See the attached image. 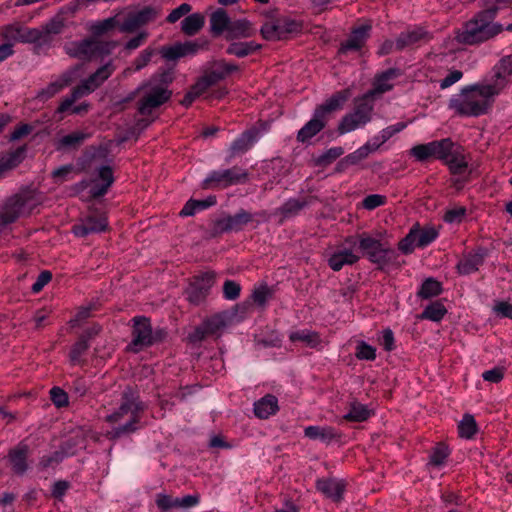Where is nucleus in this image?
<instances>
[{
  "instance_id": "1",
  "label": "nucleus",
  "mask_w": 512,
  "mask_h": 512,
  "mask_svg": "<svg viewBox=\"0 0 512 512\" xmlns=\"http://www.w3.org/2000/svg\"><path fill=\"white\" fill-rule=\"evenodd\" d=\"M500 89L492 84H474L450 99L449 106L463 116L477 117L487 112Z\"/></svg>"
},
{
  "instance_id": "2",
  "label": "nucleus",
  "mask_w": 512,
  "mask_h": 512,
  "mask_svg": "<svg viewBox=\"0 0 512 512\" xmlns=\"http://www.w3.org/2000/svg\"><path fill=\"white\" fill-rule=\"evenodd\" d=\"M498 8L478 13L457 31L456 40L461 44L473 45L489 40L499 34L503 27L494 22Z\"/></svg>"
},
{
  "instance_id": "3",
  "label": "nucleus",
  "mask_w": 512,
  "mask_h": 512,
  "mask_svg": "<svg viewBox=\"0 0 512 512\" xmlns=\"http://www.w3.org/2000/svg\"><path fill=\"white\" fill-rule=\"evenodd\" d=\"M171 81L169 73L151 78L138 88L140 93L139 112L143 115L150 114L155 108L169 100L171 91L168 84Z\"/></svg>"
},
{
  "instance_id": "4",
  "label": "nucleus",
  "mask_w": 512,
  "mask_h": 512,
  "mask_svg": "<svg viewBox=\"0 0 512 512\" xmlns=\"http://www.w3.org/2000/svg\"><path fill=\"white\" fill-rule=\"evenodd\" d=\"M114 68L111 63H108L99 68L87 80L83 81L77 86L69 97H66L58 107V112L63 113L71 108L73 103L79 98L86 96L99 87L113 72Z\"/></svg>"
},
{
  "instance_id": "5",
  "label": "nucleus",
  "mask_w": 512,
  "mask_h": 512,
  "mask_svg": "<svg viewBox=\"0 0 512 512\" xmlns=\"http://www.w3.org/2000/svg\"><path fill=\"white\" fill-rule=\"evenodd\" d=\"M140 404L133 398H126L118 411L107 416V421L112 424H119L115 435L129 433L135 430V423L138 421V413L141 410Z\"/></svg>"
},
{
  "instance_id": "6",
  "label": "nucleus",
  "mask_w": 512,
  "mask_h": 512,
  "mask_svg": "<svg viewBox=\"0 0 512 512\" xmlns=\"http://www.w3.org/2000/svg\"><path fill=\"white\" fill-rule=\"evenodd\" d=\"M372 111L373 103L367 101V98L361 97L357 100L354 111L344 116L341 120L338 126L339 133L346 134L363 127L371 120Z\"/></svg>"
},
{
  "instance_id": "7",
  "label": "nucleus",
  "mask_w": 512,
  "mask_h": 512,
  "mask_svg": "<svg viewBox=\"0 0 512 512\" xmlns=\"http://www.w3.org/2000/svg\"><path fill=\"white\" fill-rule=\"evenodd\" d=\"M116 46V43H103L94 39L83 40L73 43L68 52L80 59H92L109 54Z\"/></svg>"
},
{
  "instance_id": "8",
  "label": "nucleus",
  "mask_w": 512,
  "mask_h": 512,
  "mask_svg": "<svg viewBox=\"0 0 512 512\" xmlns=\"http://www.w3.org/2000/svg\"><path fill=\"white\" fill-rule=\"evenodd\" d=\"M247 174L238 168L215 170L210 172L203 180V188L228 187L246 179Z\"/></svg>"
},
{
  "instance_id": "9",
  "label": "nucleus",
  "mask_w": 512,
  "mask_h": 512,
  "mask_svg": "<svg viewBox=\"0 0 512 512\" xmlns=\"http://www.w3.org/2000/svg\"><path fill=\"white\" fill-rule=\"evenodd\" d=\"M159 14L160 9L152 6H146L138 11L131 12L125 19H122L120 32H133L137 28L155 20Z\"/></svg>"
},
{
  "instance_id": "10",
  "label": "nucleus",
  "mask_w": 512,
  "mask_h": 512,
  "mask_svg": "<svg viewBox=\"0 0 512 512\" xmlns=\"http://www.w3.org/2000/svg\"><path fill=\"white\" fill-rule=\"evenodd\" d=\"M81 76L80 67H74L70 70L65 71L57 78L53 79L46 87L42 88L37 93V98L41 101H46L60 91H62L65 87L69 86L75 80H77Z\"/></svg>"
},
{
  "instance_id": "11",
  "label": "nucleus",
  "mask_w": 512,
  "mask_h": 512,
  "mask_svg": "<svg viewBox=\"0 0 512 512\" xmlns=\"http://www.w3.org/2000/svg\"><path fill=\"white\" fill-rule=\"evenodd\" d=\"M114 181L113 171L110 166L104 165L98 168L89 183L82 185L89 187V193L93 197L104 195Z\"/></svg>"
},
{
  "instance_id": "12",
  "label": "nucleus",
  "mask_w": 512,
  "mask_h": 512,
  "mask_svg": "<svg viewBox=\"0 0 512 512\" xmlns=\"http://www.w3.org/2000/svg\"><path fill=\"white\" fill-rule=\"evenodd\" d=\"M134 323V338L128 348L133 352H139L153 343V335L148 319L134 318Z\"/></svg>"
},
{
  "instance_id": "13",
  "label": "nucleus",
  "mask_w": 512,
  "mask_h": 512,
  "mask_svg": "<svg viewBox=\"0 0 512 512\" xmlns=\"http://www.w3.org/2000/svg\"><path fill=\"white\" fill-rule=\"evenodd\" d=\"M398 75L399 73L396 69H389L381 73L374 80V88L366 93L363 98H367V101H371L373 103V99L376 96L381 95L393 88L394 81Z\"/></svg>"
},
{
  "instance_id": "14",
  "label": "nucleus",
  "mask_w": 512,
  "mask_h": 512,
  "mask_svg": "<svg viewBox=\"0 0 512 512\" xmlns=\"http://www.w3.org/2000/svg\"><path fill=\"white\" fill-rule=\"evenodd\" d=\"M359 247L375 263H383L390 253L378 240L368 236L360 238Z\"/></svg>"
},
{
  "instance_id": "15",
  "label": "nucleus",
  "mask_w": 512,
  "mask_h": 512,
  "mask_svg": "<svg viewBox=\"0 0 512 512\" xmlns=\"http://www.w3.org/2000/svg\"><path fill=\"white\" fill-rule=\"evenodd\" d=\"M213 284L214 274L211 272L204 273L196 278L187 291L189 301L193 303L201 301Z\"/></svg>"
},
{
  "instance_id": "16",
  "label": "nucleus",
  "mask_w": 512,
  "mask_h": 512,
  "mask_svg": "<svg viewBox=\"0 0 512 512\" xmlns=\"http://www.w3.org/2000/svg\"><path fill=\"white\" fill-rule=\"evenodd\" d=\"M224 317L215 315L197 327L189 338L191 341H200L208 335H218L225 327Z\"/></svg>"
},
{
  "instance_id": "17",
  "label": "nucleus",
  "mask_w": 512,
  "mask_h": 512,
  "mask_svg": "<svg viewBox=\"0 0 512 512\" xmlns=\"http://www.w3.org/2000/svg\"><path fill=\"white\" fill-rule=\"evenodd\" d=\"M487 250L479 248L476 251L464 255L457 264V270L462 275H468L476 272L483 264Z\"/></svg>"
},
{
  "instance_id": "18",
  "label": "nucleus",
  "mask_w": 512,
  "mask_h": 512,
  "mask_svg": "<svg viewBox=\"0 0 512 512\" xmlns=\"http://www.w3.org/2000/svg\"><path fill=\"white\" fill-rule=\"evenodd\" d=\"M107 219L105 216H89L86 217L81 223L73 227V232L78 237H85L92 233H99L107 228Z\"/></svg>"
},
{
  "instance_id": "19",
  "label": "nucleus",
  "mask_w": 512,
  "mask_h": 512,
  "mask_svg": "<svg viewBox=\"0 0 512 512\" xmlns=\"http://www.w3.org/2000/svg\"><path fill=\"white\" fill-rule=\"evenodd\" d=\"M29 213L25 208L22 197L11 198L0 210V221L8 224L15 221L19 216Z\"/></svg>"
},
{
  "instance_id": "20",
  "label": "nucleus",
  "mask_w": 512,
  "mask_h": 512,
  "mask_svg": "<svg viewBox=\"0 0 512 512\" xmlns=\"http://www.w3.org/2000/svg\"><path fill=\"white\" fill-rule=\"evenodd\" d=\"M325 120L326 118L323 116V111L315 110L312 119L299 130L297 139L301 142H305L315 136L324 127Z\"/></svg>"
},
{
  "instance_id": "21",
  "label": "nucleus",
  "mask_w": 512,
  "mask_h": 512,
  "mask_svg": "<svg viewBox=\"0 0 512 512\" xmlns=\"http://www.w3.org/2000/svg\"><path fill=\"white\" fill-rule=\"evenodd\" d=\"M371 25L362 24L355 28L347 41L342 45L341 51L359 50L369 37Z\"/></svg>"
},
{
  "instance_id": "22",
  "label": "nucleus",
  "mask_w": 512,
  "mask_h": 512,
  "mask_svg": "<svg viewBox=\"0 0 512 512\" xmlns=\"http://www.w3.org/2000/svg\"><path fill=\"white\" fill-rule=\"evenodd\" d=\"M263 133L253 128L242 133L232 144L230 150L233 154L242 153L250 149L261 137Z\"/></svg>"
},
{
  "instance_id": "23",
  "label": "nucleus",
  "mask_w": 512,
  "mask_h": 512,
  "mask_svg": "<svg viewBox=\"0 0 512 512\" xmlns=\"http://www.w3.org/2000/svg\"><path fill=\"white\" fill-rule=\"evenodd\" d=\"M198 49V44L196 42H185L178 43L172 46L163 47L161 49V55L163 58L167 60H175L177 58L194 54Z\"/></svg>"
},
{
  "instance_id": "24",
  "label": "nucleus",
  "mask_w": 512,
  "mask_h": 512,
  "mask_svg": "<svg viewBox=\"0 0 512 512\" xmlns=\"http://www.w3.org/2000/svg\"><path fill=\"white\" fill-rule=\"evenodd\" d=\"M278 400L268 394L254 403V413L260 419H267L278 411Z\"/></svg>"
},
{
  "instance_id": "25",
  "label": "nucleus",
  "mask_w": 512,
  "mask_h": 512,
  "mask_svg": "<svg viewBox=\"0 0 512 512\" xmlns=\"http://www.w3.org/2000/svg\"><path fill=\"white\" fill-rule=\"evenodd\" d=\"M316 486L326 497L335 501L340 500L344 492V482L339 479H321Z\"/></svg>"
},
{
  "instance_id": "26",
  "label": "nucleus",
  "mask_w": 512,
  "mask_h": 512,
  "mask_svg": "<svg viewBox=\"0 0 512 512\" xmlns=\"http://www.w3.org/2000/svg\"><path fill=\"white\" fill-rule=\"evenodd\" d=\"M216 82L214 76H206L197 81L187 92L182 100V104L186 107L190 106L193 101L207 91V89Z\"/></svg>"
},
{
  "instance_id": "27",
  "label": "nucleus",
  "mask_w": 512,
  "mask_h": 512,
  "mask_svg": "<svg viewBox=\"0 0 512 512\" xmlns=\"http://www.w3.org/2000/svg\"><path fill=\"white\" fill-rule=\"evenodd\" d=\"M359 256L351 249H342L331 255L329 258V266L334 271H339L344 265H351L357 262Z\"/></svg>"
},
{
  "instance_id": "28",
  "label": "nucleus",
  "mask_w": 512,
  "mask_h": 512,
  "mask_svg": "<svg viewBox=\"0 0 512 512\" xmlns=\"http://www.w3.org/2000/svg\"><path fill=\"white\" fill-rule=\"evenodd\" d=\"M28 454V447L25 444L18 445L9 454V460L12 469L16 474H23L27 470L26 458Z\"/></svg>"
},
{
  "instance_id": "29",
  "label": "nucleus",
  "mask_w": 512,
  "mask_h": 512,
  "mask_svg": "<svg viewBox=\"0 0 512 512\" xmlns=\"http://www.w3.org/2000/svg\"><path fill=\"white\" fill-rule=\"evenodd\" d=\"M304 435L311 440L330 442L337 436V433L330 426H308L304 429Z\"/></svg>"
},
{
  "instance_id": "30",
  "label": "nucleus",
  "mask_w": 512,
  "mask_h": 512,
  "mask_svg": "<svg viewBox=\"0 0 512 512\" xmlns=\"http://www.w3.org/2000/svg\"><path fill=\"white\" fill-rule=\"evenodd\" d=\"M255 28L247 20H237L230 23L228 27L227 37L229 39L248 38L254 35Z\"/></svg>"
},
{
  "instance_id": "31",
  "label": "nucleus",
  "mask_w": 512,
  "mask_h": 512,
  "mask_svg": "<svg viewBox=\"0 0 512 512\" xmlns=\"http://www.w3.org/2000/svg\"><path fill=\"white\" fill-rule=\"evenodd\" d=\"M407 124L404 122H398L382 129L377 135L370 139L374 149H378L381 145L387 142L394 135L400 133L406 128Z\"/></svg>"
},
{
  "instance_id": "32",
  "label": "nucleus",
  "mask_w": 512,
  "mask_h": 512,
  "mask_svg": "<svg viewBox=\"0 0 512 512\" xmlns=\"http://www.w3.org/2000/svg\"><path fill=\"white\" fill-rule=\"evenodd\" d=\"M216 204L215 196H208L203 200L190 199L186 202L182 210L180 211L181 216H193L197 212L202 211Z\"/></svg>"
},
{
  "instance_id": "33",
  "label": "nucleus",
  "mask_w": 512,
  "mask_h": 512,
  "mask_svg": "<svg viewBox=\"0 0 512 512\" xmlns=\"http://www.w3.org/2000/svg\"><path fill=\"white\" fill-rule=\"evenodd\" d=\"M495 75L497 82L494 84L497 88L501 89L512 77V57L508 56L500 60L495 67Z\"/></svg>"
},
{
  "instance_id": "34",
  "label": "nucleus",
  "mask_w": 512,
  "mask_h": 512,
  "mask_svg": "<svg viewBox=\"0 0 512 512\" xmlns=\"http://www.w3.org/2000/svg\"><path fill=\"white\" fill-rule=\"evenodd\" d=\"M453 174H462L467 169L468 162L460 147L455 146L451 155L445 161Z\"/></svg>"
},
{
  "instance_id": "35",
  "label": "nucleus",
  "mask_w": 512,
  "mask_h": 512,
  "mask_svg": "<svg viewBox=\"0 0 512 512\" xmlns=\"http://www.w3.org/2000/svg\"><path fill=\"white\" fill-rule=\"evenodd\" d=\"M289 339L291 342H303L305 345L311 348H316L321 344V338L319 334L308 329L292 331L289 334Z\"/></svg>"
},
{
  "instance_id": "36",
  "label": "nucleus",
  "mask_w": 512,
  "mask_h": 512,
  "mask_svg": "<svg viewBox=\"0 0 512 512\" xmlns=\"http://www.w3.org/2000/svg\"><path fill=\"white\" fill-rule=\"evenodd\" d=\"M372 413V409L368 408V406L359 402H352L348 413L344 415V419L352 422H363L367 420Z\"/></svg>"
},
{
  "instance_id": "37",
  "label": "nucleus",
  "mask_w": 512,
  "mask_h": 512,
  "mask_svg": "<svg viewBox=\"0 0 512 512\" xmlns=\"http://www.w3.org/2000/svg\"><path fill=\"white\" fill-rule=\"evenodd\" d=\"M24 153L25 149L22 147L0 157V178L6 171L18 166L22 162L24 159Z\"/></svg>"
},
{
  "instance_id": "38",
  "label": "nucleus",
  "mask_w": 512,
  "mask_h": 512,
  "mask_svg": "<svg viewBox=\"0 0 512 512\" xmlns=\"http://www.w3.org/2000/svg\"><path fill=\"white\" fill-rule=\"evenodd\" d=\"M349 96L350 95L348 91L338 92L331 96L324 104L319 106L316 110H322L323 116L326 118L327 114L342 108L344 103L348 100Z\"/></svg>"
},
{
  "instance_id": "39",
  "label": "nucleus",
  "mask_w": 512,
  "mask_h": 512,
  "mask_svg": "<svg viewBox=\"0 0 512 512\" xmlns=\"http://www.w3.org/2000/svg\"><path fill=\"white\" fill-rule=\"evenodd\" d=\"M205 17L200 13L187 16L181 23L182 31L189 36L195 35L204 25Z\"/></svg>"
},
{
  "instance_id": "40",
  "label": "nucleus",
  "mask_w": 512,
  "mask_h": 512,
  "mask_svg": "<svg viewBox=\"0 0 512 512\" xmlns=\"http://www.w3.org/2000/svg\"><path fill=\"white\" fill-rule=\"evenodd\" d=\"M455 146L456 145L449 138L432 141L433 158L446 161Z\"/></svg>"
},
{
  "instance_id": "41",
  "label": "nucleus",
  "mask_w": 512,
  "mask_h": 512,
  "mask_svg": "<svg viewBox=\"0 0 512 512\" xmlns=\"http://www.w3.org/2000/svg\"><path fill=\"white\" fill-rule=\"evenodd\" d=\"M374 151H376V149H374L373 144L369 140L363 146L343 158L342 163L345 165H356Z\"/></svg>"
},
{
  "instance_id": "42",
  "label": "nucleus",
  "mask_w": 512,
  "mask_h": 512,
  "mask_svg": "<svg viewBox=\"0 0 512 512\" xmlns=\"http://www.w3.org/2000/svg\"><path fill=\"white\" fill-rule=\"evenodd\" d=\"M259 48L260 45L253 41L234 42L227 48V53L241 58L255 52Z\"/></svg>"
},
{
  "instance_id": "43",
  "label": "nucleus",
  "mask_w": 512,
  "mask_h": 512,
  "mask_svg": "<svg viewBox=\"0 0 512 512\" xmlns=\"http://www.w3.org/2000/svg\"><path fill=\"white\" fill-rule=\"evenodd\" d=\"M122 23V17L120 15L114 18H108L102 21L94 22L90 25L89 30L94 35H101L115 26L120 30V24Z\"/></svg>"
},
{
  "instance_id": "44",
  "label": "nucleus",
  "mask_w": 512,
  "mask_h": 512,
  "mask_svg": "<svg viewBox=\"0 0 512 512\" xmlns=\"http://www.w3.org/2000/svg\"><path fill=\"white\" fill-rule=\"evenodd\" d=\"M210 25L214 33L219 34L224 30L228 31V27L230 25L228 14L222 9L216 10L211 15Z\"/></svg>"
},
{
  "instance_id": "45",
  "label": "nucleus",
  "mask_w": 512,
  "mask_h": 512,
  "mask_svg": "<svg viewBox=\"0 0 512 512\" xmlns=\"http://www.w3.org/2000/svg\"><path fill=\"white\" fill-rule=\"evenodd\" d=\"M88 137L87 134L77 131L70 133L68 135L62 136L57 140L56 147L57 149H66L72 148L79 145Z\"/></svg>"
},
{
  "instance_id": "46",
  "label": "nucleus",
  "mask_w": 512,
  "mask_h": 512,
  "mask_svg": "<svg viewBox=\"0 0 512 512\" xmlns=\"http://www.w3.org/2000/svg\"><path fill=\"white\" fill-rule=\"evenodd\" d=\"M477 431V425L472 415H465L458 424V432L460 437L470 439Z\"/></svg>"
},
{
  "instance_id": "47",
  "label": "nucleus",
  "mask_w": 512,
  "mask_h": 512,
  "mask_svg": "<svg viewBox=\"0 0 512 512\" xmlns=\"http://www.w3.org/2000/svg\"><path fill=\"white\" fill-rule=\"evenodd\" d=\"M440 292H441L440 282H438L437 280H435L433 278H428L423 282V284L418 292V295L422 298L427 299V298H431V297L439 295Z\"/></svg>"
},
{
  "instance_id": "48",
  "label": "nucleus",
  "mask_w": 512,
  "mask_h": 512,
  "mask_svg": "<svg viewBox=\"0 0 512 512\" xmlns=\"http://www.w3.org/2000/svg\"><path fill=\"white\" fill-rule=\"evenodd\" d=\"M22 27L19 24L8 25L2 29L1 35L7 42L22 43Z\"/></svg>"
},
{
  "instance_id": "49",
  "label": "nucleus",
  "mask_w": 512,
  "mask_h": 512,
  "mask_svg": "<svg viewBox=\"0 0 512 512\" xmlns=\"http://www.w3.org/2000/svg\"><path fill=\"white\" fill-rule=\"evenodd\" d=\"M445 314V307L441 303L435 302L425 308V310L422 313V318L429 319L432 321H440Z\"/></svg>"
},
{
  "instance_id": "50",
  "label": "nucleus",
  "mask_w": 512,
  "mask_h": 512,
  "mask_svg": "<svg viewBox=\"0 0 512 512\" xmlns=\"http://www.w3.org/2000/svg\"><path fill=\"white\" fill-rule=\"evenodd\" d=\"M283 26L280 23L268 22L261 27V33L265 39H280L283 36Z\"/></svg>"
},
{
  "instance_id": "51",
  "label": "nucleus",
  "mask_w": 512,
  "mask_h": 512,
  "mask_svg": "<svg viewBox=\"0 0 512 512\" xmlns=\"http://www.w3.org/2000/svg\"><path fill=\"white\" fill-rule=\"evenodd\" d=\"M410 153L417 161L421 162L433 158L432 141L412 147Z\"/></svg>"
},
{
  "instance_id": "52",
  "label": "nucleus",
  "mask_w": 512,
  "mask_h": 512,
  "mask_svg": "<svg viewBox=\"0 0 512 512\" xmlns=\"http://www.w3.org/2000/svg\"><path fill=\"white\" fill-rule=\"evenodd\" d=\"M251 220V215L245 211H240L234 216L226 219V228L229 230H237L242 225L248 223Z\"/></svg>"
},
{
  "instance_id": "53",
  "label": "nucleus",
  "mask_w": 512,
  "mask_h": 512,
  "mask_svg": "<svg viewBox=\"0 0 512 512\" xmlns=\"http://www.w3.org/2000/svg\"><path fill=\"white\" fill-rule=\"evenodd\" d=\"M155 50L148 48L145 49L134 61H133V68H128L126 70V73H131L134 71H140L143 69L151 60L152 56L154 55Z\"/></svg>"
},
{
  "instance_id": "54",
  "label": "nucleus",
  "mask_w": 512,
  "mask_h": 512,
  "mask_svg": "<svg viewBox=\"0 0 512 512\" xmlns=\"http://www.w3.org/2000/svg\"><path fill=\"white\" fill-rule=\"evenodd\" d=\"M466 215V209L463 206H456L448 209L444 215V221L449 224H459Z\"/></svg>"
},
{
  "instance_id": "55",
  "label": "nucleus",
  "mask_w": 512,
  "mask_h": 512,
  "mask_svg": "<svg viewBox=\"0 0 512 512\" xmlns=\"http://www.w3.org/2000/svg\"><path fill=\"white\" fill-rule=\"evenodd\" d=\"M449 455L448 448L441 444L435 447L433 452L430 455V461L429 464L435 467H440L444 464L446 458Z\"/></svg>"
},
{
  "instance_id": "56",
  "label": "nucleus",
  "mask_w": 512,
  "mask_h": 512,
  "mask_svg": "<svg viewBox=\"0 0 512 512\" xmlns=\"http://www.w3.org/2000/svg\"><path fill=\"white\" fill-rule=\"evenodd\" d=\"M418 237V246L425 247L432 243L438 236L434 228L414 229Z\"/></svg>"
},
{
  "instance_id": "57",
  "label": "nucleus",
  "mask_w": 512,
  "mask_h": 512,
  "mask_svg": "<svg viewBox=\"0 0 512 512\" xmlns=\"http://www.w3.org/2000/svg\"><path fill=\"white\" fill-rule=\"evenodd\" d=\"M356 357L360 360H374L376 349L366 342L360 341L356 346Z\"/></svg>"
},
{
  "instance_id": "58",
  "label": "nucleus",
  "mask_w": 512,
  "mask_h": 512,
  "mask_svg": "<svg viewBox=\"0 0 512 512\" xmlns=\"http://www.w3.org/2000/svg\"><path fill=\"white\" fill-rule=\"evenodd\" d=\"M418 246V237L414 229H412L409 234L401 240L399 243V249L404 253H411Z\"/></svg>"
},
{
  "instance_id": "59",
  "label": "nucleus",
  "mask_w": 512,
  "mask_h": 512,
  "mask_svg": "<svg viewBox=\"0 0 512 512\" xmlns=\"http://www.w3.org/2000/svg\"><path fill=\"white\" fill-rule=\"evenodd\" d=\"M240 291H241V286L239 283L232 281V280L225 281V283L223 285V294H224L225 299L235 300L236 298H238Z\"/></svg>"
},
{
  "instance_id": "60",
  "label": "nucleus",
  "mask_w": 512,
  "mask_h": 512,
  "mask_svg": "<svg viewBox=\"0 0 512 512\" xmlns=\"http://www.w3.org/2000/svg\"><path fill=\"white\" fill-rule=\"evenodd\" d=\"M155 502L157 507L162 511H168L170 509L176 508V498H172L165 493L157 494Z\"/></svg>"
},
{
  "instance_id": "61",
  "label": "nucleus",
  "mask_w": 512,
  "mask_h": 512,
  "mask_svg": "<svg viewBox=\"0 0 512 512\" xmlns=\"http://www.w3.org/2000/svg\"><path fill=\"white\" fill-rule=\"evenodd\" d=\"M493 312L501 318L512 320V304L506 301H497L493 306Z\"/></svg>"
},
{
  "instance_id": "62",
  "label": "nucleus",
  "mask_w": 512,
  "mask_h": 512,
  "mask_svg": "<svg viewBox=\"0 0 512 512\" xmlns=\"http://www.w3.org/2000/svg\"><path fill=\"white\" fill-rule=\"evenodd\" d=\"M386 202V197L379 194H371L366 196L363 199V207L367 210H373L379 206L384 205Z\"/></svg>"
},
{
  "instance_id": "63",
  "label": "nucleus",
  "mask_w": 512,
  "mask_h": 512,
  "mask_svg": "<svg viewBox=\"0 0 512 512\" xmlns=\"http://www.w3.org/2000/svg\"><path fill=\"white\" fill-rule=\"evenodd\" d=\"M504 377V369L502 367H494L482 373L483 380L491 383H499Z\"/></svg>"
},
{
  "instance_id": "64",
  "label": "nucleus",
  "mask_w": 512,
  "mask_h": 512,
  "mask_svg": "<svg viewBox=\"0 0 512 512\" xmlns=\"http://www.w3.org/2000/svg\"><path fill=\"white\" fill-rule=\"evenodd\" d=\"M270 296V291L266 286H259L254 289L252 294L253 301L259 306H264Z\"/></svg>"
}]
</instances>
